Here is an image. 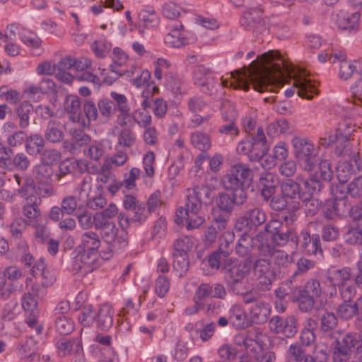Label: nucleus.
Segmentation results:
<instances>
[{"label":"nucleus","mask_w":362,"mask_h":362,"mask_svg":"<svg viewBox=\"0 0 362 362\" xmlns=\"http://www.w3.org/2000/svg\"><path fill=\"white\" fill-rule=\"evenodd\" d=\"M262 64L254 60L248 68L231 72L234 81L231 86L235 89L248 90L250 85L258 92L269 88H280L284 79V60L276 51H269L262 55Z\"/></svg>","instance_id":"f257e3e1"},{"label":"nucleus","mask_w":362,"mask_h":362,"mask_svg":"<svg viewBox=\"0 0 362 362\" xmlns=\"http://www.w3.org/2000/svg\"><path fill=\"white\" fill-rule=\"evenodd\" d=\"M253 170L248 165L238 163L233 165L223 175L222 185L226 190L236 192L247 199V190L253 182Z\"/></svg>","instance_id":"f03ea898"},{"label":"nucleus","mask_w":362,"mask_h":362,"mask_svg":"<svg viewBox=\"0 0 362 362\" xmlns=\"http://www.w3.org/2000/svg\"><path fill=\"white\" fill-rule=\"evenodd\" d=\"M250 269V259L240 262L235 258H230L225 262L222 272L228 291L235 295L244 294V279L249 274Z\"/></svg>","instance_id":"7ed1b4c3"},{"label":"nucleus","mask_w":362,"mask_h":362,"mask_svg":"<svg viewBox=\"0 0 362 362\" xmlns=\"http://www.w3.org/2000/svg\"><path fill=\"white\" fill-rule=\"evenodd\" d=\"M95 226L100 230L102 239L107 243L106 249H102L100 254L103 259H110L114 253L119 252L128 245L127 233L122 229L118 233V228L114 222H99L96 221Z\"/></svg>","instance_id":"20e7f679"},{"label":"nucleus","mask_w":362,"mask_h":362,"mask_svg":"<svg viewBox=\"0 0 362 362\" xmlns=\"http://www.w3.org/2000/svg\"><path fill=\"white\" fill-rule=\"evenodd\" d=\"M361 346L362 338L358 333L339 332L334 342L333 362H348L352 354Z\"/></svg>","instance_id":"39448f33"},{"label":"nucleus","mask_w":362,"mask_h":362,"mask_svg":"<svg viewBox=\"0 0 362 362\" xmlns=\"http://www.w3.org/2000/svg\"><path fill=\"white\" fill-rule=\"evenodd\" d=\"M267 212L260 206H250L239 216L235 223V228L243 233H257L267 220Z\"/></svg>","instance_id":"423d86ee"},{"label":"nucleus","mask_w":362,"mask_h":362,"mask_svg":"<svg viewBox=\"0 0 362 362\" xmlns=\"http://www.w3.org/2000/svg\"><path fill=\"white\" fill-rule=\"evenodd\" d=\"M296 158L303 170L312 171L318 162L317 149L308 139L295 136L291 141Z\"/></svg>","instance_id":"0eeeda50"},{"label":"nucleus","mask_w":362,"mask_h":362,"mask_svg":"<svg viewBox=\"0 0 362 362\" xmlns=\"http://www.w3.org/2000/svg\"><path fill=\"white\" fill-rule=\"evenodd\" d=\"M186 201L182 209L185 211H198L203 210L204 206L210 204L214 197L213 190L207 185H198L186 190Z\"/></svg>","instance_id":"6e6552de"},{"label":"nucleus","mask_w":362,"mask_h":362,"mask_svg":"<svg viewBox=\"0 0 362 362\" xmlns=\"http://www.w3.org/2000/svg\"><path fill=\"white\" fill-rule=\"evenodd\" d=\"M298 326V318L293 315H274L269 321L270 332L286 339H291L296 334Z\"/></svg>","instance_id":"1a4fd4ad"},{"label":"nucleus","mask_w":362,"mask_h":362,"mask_svg":"<svg viewBox=\"0 0 362 362\" xmlns=\"http://www.w3.org/2000/svg\"><path fill=\"white\" fill-rule=\"evenodd\" d=\"M351 279L350 268L328 269L324 281V284L327 287V295H329L330 297L336 296L338 289L351 281Z\"/></svg>","instance_id":"9d476101"},{"label":"nucleus","mask_w":362,"mask_h":362,"mask_svg":"<svg viewBox=\"0 0 362 362\" xmlns=\"http://www.w3.org/2000/svg\"><path fill=\"white\" fill-rule=\"evenodd\" d=\"M193 78L194 84L199 87L202 92L211 95L218 83L212 71L204 65L199 64L194 67Z\"/></svg>","instance_id":"9b49d317"},{"label":"nucleus","mask_w":362,"mask_h":362,"mask_svg":"<svg viewBox=\"0 0 362 362\" xmlns=\"http://www.w3.org/2000/svg\"><path fill=\"white\" fill-rule=\"evenodd\" d=\"M261 333L257 330H248L235 335V344L238 346H243L247 351L257 354L263 349V341L261 339Z\"/></svg>","instance_id":"f8f14e48"},{"label":"nucleus","mask_w":362,"mask_h":362,"mask_svg":"<svg viewBox=\"0 0 362 362\" xmlns=\"http://www.w3.org/2000/svg\"><path fill=\"white\" fill-rule=\"evenodd\" d=\"M78 253L72 262V269L76 273L85 276L98 267V255L77 250Z\"/></svg>","instance_id":"ddd939ff"},{"label":"nucleus","mask_w":362,"mask_h":362,"mask_svg":"<svg viewBox=\"0 0 362 362\" xmlns=\"http://www.w3.org/2000/svg\"><path fill=\"white\" fill-rule=\"evenodd\" d=\"M240 25L247 30L263 32L266 30L263 11L257 8H250L243 13L240 19Z\"/></svg>","instance_id":"4468645a"},{"label":"nucleus","mask_w":362,"mask_h":362,"mask_svg":"<svg viewBox=\"0 0 362 362\" xmlns=\"http://www.w3.org/2000/svg\"><path fill=\"white\" fill-rule=\"evenodd\" d=\"M228 194L226 192H219L215 199V204L218 210L231 214L235 206H241L246 202L247 199L236 192H230Z\"/></svg>","instance_id":"2eb2a0df"},{"label":"nucleus","mask_w":362,"mask_h":362,"mask_svg":"<svg viewBox=\"0 0 362 362\" xmlns=\"http://www.w3.org/2000/svg\"><path fill=\"white\" fill-rule=\"evenodd\" d=\"M185 220L187 230L197 229L206 222V215L203 210L198 211H185L182 206L176 211L175 221L177 223Z\"/></svg>","instance_id":"dca6fc26"},{"label":"nucleus","mask_w":362,"mask_h":362,"mask_svg":"<svg viewBox=\"0 0 362 362\" xmlns=\"http://www.w3.org/2000/svg\"><path fill=\"white\" fill-rule=\"evenodd\" d=\"M130 211L132 212V214L128 215L123 212L119 214L118 223L122 229L129 228L131 223H136L139 225L142 224L150 214L148 210L146 209L144 203L139 204L137 206Z\"/></svg>","instance_id":"f3484780"},{"label":"nucleus","mask_w":362,"mask_h":362,"mask_svg":"<svg viewBox=\"0 0 362 362\" xmlns=\"http://www.w3.org/2000/svg\"><path fill=\"white\" fill-rule=\"evenodd\" d=\"M296 242L305 252L315 255L319 254L322 256L323 252L319 235L313 234L310 235L307 230H303Z\"/></svg>","instance_id":"a211bd4d"},{"label":"nucleus","mask_w":362,"mask_h":362,"mask_svg":"<svg viewBox=\"0 0 362 362\" xmlns=\"http://www.w3.org/2000/svg\"><path fill=\"white\" fill-rule=\"evenodd\" d=\"M278 183L277 175L271 172L260 173L258 185L260 187L261 196L264 202H269L276 192Z\"/></svg>","instance_id":"6ab92c4d"},{"label":"nucleus","mask_w":362,"mask_h":362,"mask_svg":"<svg viewBox=\"0 0 362 362\" xmlns=\"http://www.w3.org/2000/svg\"><path fill=\"white\" fill-rule=\"evenodd\" d=\"M360 18L361 13L358 11L352 13L340 11L337 16L336 24L339 30L354 34L358 30Z\"/></svg>","instance_id":"aec40b11"},{"label":"nucleus","mask_w":362,"mask_h":362,"mask_svg":"<svg viewBox=\"0 0 362 362\" xmlns=\"http://www.w3.org/2000/svg\"><path fill=\"white\" fill-rule=\"evenodd\" d=\"M339 317L343 320H350L356 317L357 320L362 319V296L354 302H344L340 303L337 309Z\"/></svg>","instance_id":"412c9836"},{"label":"nucleus","mask_w":362,"mask_h":362,"mask_svg":"<svg viewBox=\"0 0 362 362\" xmlns=\"http://www.w3.org/2000/svg\"><path fill=\"white\" fill-rule=\"evenodd\" d=\"M281 192L282 197L287 199H303V187L302 178L296 177V179H286L280 185Z\"/></svg>","instance_id":"4be33fe9"},{"label":"nucleus","mask_w":362,"mask_h":362,"mask_svg":"<svg viewBox=\"0 0 362 362\" xmlns=\"http://www.w3.org/2000/svg\"><path fill=\"white\" fill-rule=\"evenodd\" d=\"M82 103L78 96L68 95L64 101V109L69 114L70 121L81 123L82 126H85L86 120L83 117L81 112Z\"/></svg>","instance_id":"5701e85b"},{"label":"nucleus","mask_w":362,"mask_h":362,"mask_svg":"<svg viewBox=\"0 0 362 362\" xmlns=\"http://www.w3.org/2000/svg\"><path fill=\"white\" fill-rule=\"evenodd\" d=\"M62 124L57 119H50L44 132V139L51 144H59L64 139Z\"/></svg>","instance_id":"b1692460"},{"label":"nucleus","mask_w":362,"mask_h":362,"mask_svg":"<svg viewBox=\"0 0 362 362\" xmlns=\"http://www.w3.org/2000/svg\"><path fill=\"white\" fill-rule=\"evenodd\" d=\"M293 86L297 88L298 95L302 98L311 100L314 95L318 93L317 89L311 81L302 76L294 78Z\"/></svg>","instance_id":"393cba45"},{"label":"nucleus","mask_w":362,"mask_h":362,"mask_svg":"<svg viewBox=\"0 0 362 362\" xmlns=\"http://www.w3.org/2000/svg\"><path fill=\"white\" fill-rule=\"evenodd\" d=\"M100 239L99 235L92 231L83 233L81 237V244L77 250H81L86 252L99 256V247L100 246Z\"/></svg>","instance_id":"a878e982"},{"label":"nucleus","mask_w":362,"mask_h":362,"mask_svg":"<svg viewBox=\"0 0 362 362\" xmlns=\"http://www.w3.org/2000/svg\"><path fill=\"white\" fill-rule=\"evenodd\" d=\"M41 199L37 197H30V200L26 201V204L23 206L22 213L28 221L27 223L32 226V223H38V218L40 216V210L39 205Z\"/></svg>","instance_id":"bb28decb"},{"label":"nucleus","mask_w":362,"mask_h":362,"mask_svg":"<svg viewBox=\"0 0 362 362\" xmlns=\"http://www.w3.org/2000/svg\"><path fill=\"white\" fill-rule=\"evenodd\" d=\"M271 313L269 305L262 300L255 301L250 308L251 321L257 325L267 322Z\"/></svg>","instance_id":"cd10ccee"},{"label":"nucleus","mask_w":362,"mask_h":362,"mask_svg":"<svg viewBox=\"0 0 362 362\" xmlns=\"http://www.w3.org/2000/svg\"><path fill=\"white\" fill-rule=\"evenodd\" d=\"M334 58L340 60L339 77L341 80L347 81L358 74L356 62L345 59V55L343 54H336Z\"/></svg>","instance_id":"c85d7f7f"},{"label":"nucleus","mask_w":362,"mask_h":362,"mask_svg":"<svg viewBox=\"0 0 362 362\" xmlns=\"http://www.w3.org/2000/svg\"><path fill=\"white\" fill-rule=\"evenodd\" d=\"M113 315L114 311L110 305H102L95 315L97 327L104 331L108 330L112 326Z\"/></svg>","instance_id":"c756f323"},{"label":"nucleus","mask_w":362,"mask_h":362,"mask_svg":"<svg viewBox=\"0 0 362 362\" xmlns=\"http://www.w3.org/2000/svg\"><path fill=\"white\" fill-rule=\"evenodd\" d=\"M349 140L346 139V141H342L341 143L336 142L334 153L337 156H347L350 159V162L354 163L358 171H362V165L360 163V153L359 152H354L351 150Z\"/></svg>","instance_id":"7c9ffc66"},{"label":"nucleus","mask_w":362,"mask_h":362,"mask_svg":"<svg viewBox=\"0 0 362 362\" xmlns=\"http://www.w3.org/2000/svg\"><path fill=\"white\" fill-rule=\"evenodd\" d=\"M319 329L323 334L332 332L338 326V318L333 313L327 310L319 315Z\"/></svg>","instance_id":"2f4dec72"},{"label":"nucleus","mask_w":362,"mask_h":362,"mask_svg":"<svg viewBox=\"0 0 362 362\" xmlns=\"http://www.w3.org/2000/svg\"><path fill=\"white\" fill-rule=\"evenodd\" d=\"M230 325L237 329H245L248 326L247 315L240 305H233L229 311Z\"/></svg>","instance_id":"473e14b6"},{"label":"nucleus","mask_w":362,"mask_h":362,"mask_svg":"<svg viewBox=\"0 0 362 362\" xmlns=\"http://www.w3.org/2000/svg\"><path fill=\"white\" fill-rule=\"evenodd\" d=\"M45 140L39 134H30L28 135L25 144V151L31 156L40 155L44 149Z\"/></svg>","instance_id":"72a5a7b5"},{"label":"nucleus","mask_w":362,"mask_h":362,"mask_svg":"<svg viewBox=\"0 0 362 362\" xmlns=\"http://www.w3.org/2000/svg\"><path fill=\"white\" fill-rule=\"evenodd\" d=\"M250 233H243L235 245V251L239 257H245L254 253L253 236Z\"/></svg>","instance_id":"f704fd0d"},{"label":"nucleus","mask_w":362,"mask_h":362,"mask_svg":"<svg viewBox=\"0 0 362 362\" xmlns=\"http://www.w3.org/2000/svg\"><path fill=\"white\" fill-rule=\"evenodd\" d=\"M303 198L313 197L324 187L323 182L316 176H310L308 179L302 178Z\"/></svg>","instance_id":"c9c22d12"},{"label":"nucleus","mask_w":362,"mask_h":362,"mask_svg":"<svg viewBox=\"0 0 362 362\" xmlns=\"http://www.w3.org/2000/svg\"><path fill=\"white\" fill-rule=\"evenodd\" d=\"M271 240L274 245L282 247L286 245L290 240L296 242L298 240V235L293 228L284 226L274 236H272Z\"/></svg>","instance_id":"e433bc0d"},{"label":"nucleus","mask_w":362,"mask_h":362,"mask_svg":"<svg viewBox=\"0 0 362 362\" xmlns=\"http://www.w3.org/2000/svg\"><path fill=\"white\" fill-rule=\"evenodd\" d=\"M30 165V161L24 153H18L13 157L10 158L4 170L13 171L18 170L25 171Z\"/></svg>","instance_id":"4c0bfd02"},{"label":"nucleus","mask_w":362,"mask_h":362,"mask_svg":"<svg viewBox=\"0 0 362 362\" xmlns=\"http://www.w3.org/2000/svg\"><path fill=\"white\" fill-rule=\"evenodd\" d=\"M345 243L351 246H358L362 251V226L356 223L350 227L343 235Z\"/></svg>","instance_id":"58836bf2"},{"label":"nucleus","mask_w":362,"mask_h":362,"mask_svg":"<svg viewBox=\"0 0 362 362\" xmlns=\"http://www.w3.org/2000/svg\"><path fill=\"white\" fill-rule=\"evenodd\" d=\"M81 112L87 119L84 127L89 126L91 121L100 119L98 103L95 104V103L91 99H85L83 101Z\"/></svg>","instance_id":"ea45409f"},{"label":"nucleus","mask_w":362,"mask_h":362,"mask_svg":"<svg viewBox=\"0 0 362 362\" xmlns=\"http://www.w3.org/2000/svg\"><path fill=\"white\" fill-rule=\"evenodd\" d=\"M254 253L257 252L261 256H269L274 249L273 246L264 238L263 231L253 236Z\"/></svg>","instance_id":"a19ab883"},{"label":"nucleus","mask_w":362,"mask_h":362,"mask_svg":"<svg viewBox=\"0 0 362 362\" xmlns=\"http://www.w3.org/2000/svg\"><path fill=\"white\" fill-rule=\"evenodd\" d=\"M190 141L192 146L202 152H206L211 146L210 136L200 131L191 134Z\"/></svg>","instance_id":"79ce46f5"},{"label":"nucleus","mask_w":362,"mask_h":362,"mask_svg":"<svg viewBox=\"0 0 362 362\" xmlns=\"http://www.w3.org/2000/svg\"><path fill=\"white\" fill-rule=\"evenodd\" d=\"M183 28L182 25L179 27H175L168 33L164 38L165 42L170 45L172 47L180 48L188 44L187 38L180 33V29Z\"/></svg>","instance_id":"37998d69"},{"label":"nucleus","mask_w":362,"mask_h":362,"mask_svg":"<svg viewBox=\"0 0 362 362\" xmlns=\"http://www.w3.org/2000/svg\"><path fill=\"white\" fill-rule=\"evenodd\" d=\"M194 245V238L185 235L177 238L173 243V254L188 255V252Z\"/></svg>","instance_id":"c03bdc74"},{"label":"nucleus","mask_w":362,"mask_h":362,"mask_svg":"<svg viewBox=\"0 0 362 362\" xmlns=\"http://www.w3.org/2000/svg\"><path fill=\"white\" fill-rule=\"evenodd\" d=\"M33 105L27 101H24L17 107L16 114L19 119L18 125L21 129H25L30 125V115L33 112Z\"/></svg>","instance_id":"a18cd8bd"},{"label":"nucleus","mask_w":362,"mask_h":362,"mask_svg":"<svg viewBox=\"0 0 362 362\" xmlns=\"http://www.w3.org/2000/svg\"><path fill=\"white\" fill-rule=\"evenodd\" d=\"M140 26L146 28H155L158 26L160 18L154 11L142 10L139 13Z\"/></svg>","instance_id":"49530a36"},{"label":"nucleus","mask_w":362,"mask_h":362,"mask_svg":"<svg viewBox=\"0 0 362 362\" xmlns=\"http://www.w3.org/2000/svg\"><path fill=\"white\" fill-rule=\"evenodd\" d=\"M173 257V267L177 276H184L189 270V260L188 255L172 254Z\"/></svg>","instance_id":"de8ad7c7"},{"label":"nucleus","mask_w":362,"mask_h":362,"mask_svg":"<svg viewBox=\"0 0 362 362\" xmlns=\"http://www.w3.org/2000/svg\"><path fill=\"white\" fill-rule=\"evenodd\" d=\"M98 103L100 120H109L115 115V106L111 99L103 98Z\"/></svg>","instance_id":"09e8293b"},{"label":"nucleus","mask_w":362,"mask_h":362,"mask_svg":"<svg viewBox=\"0 0 362 362\" xmlns=\"http://www.w3.org/2000/svg\"><path fill=\"white\" fill-rule=\"evenodd\" d=\"M37 344V340L33 337H29L17 344L16 352L19 357L23 359V358L28 356L30 353L35 351Z\"/></svg>","instance_id":"8fccbe9b"},{"label":"nucleus","mask_w":362,"mask_h":362,"mask_svg":"<svg viewBox=\"0 0 362 362\" xmlns=\"http://www.w3.org/2000/svg\"><path fill=\"white\" fill-rule=\"evenodd\" d=\"M218 133L224 139L233 141L240 134L238 126L235 121L230 122H223L218 129Z\"/></svg>","instance_id":"3c124183"},{"label":"nucleus","mask_w":362,"mask_h":362,"mask_svg":"<svg viewBox=\"0 0 362 362\" xmlns=\"http://www.w3.org/2000/svg\"><path fill=\"white\" fill-rule=\"evenodd\" d=\"M110 96L112 103L115 106V111L118 110L121 115L125 117L128 115L130 111V107L127 103V98L124 95L117 93L116 92H111Z\"/></svg>","instance_id":"603ef678"},{"label":"nucleus","mask_w":362,"mask_h":362,"mask_svg":"<svg viewBox=\"0 0 362 362\" xmlns=\"http://www.w3.org/2000/svg\"><path fill=\"white\" fill-rule=\"evenodd\" d=\"M237 151L241 154H248L252 161L258 160L260 158H255V155L258 153V148L255 141L251 139L240 141L237 146Z\"/></svg>","instance_id":"864d4df0"},{"label":"nucleus","mask_w":362,"mask_h":362,"mask_svg":"<svg viewBox=\"0 0 362 362\" xmlns=\"http://www.w3.org/2000/svg\"><path fill=\"white\" fill-rule=\"evenodd\" d=\"M300 201L303 202L306 216H314L317 214L322 206V202L313 197H303Z\"/></svg>","instance_id":"5fc2aeb1"},{"label":"nucleus","mask_w":362,"mask_h":362,"mask_svg":"<svg viewBox=\"0 0 362 362\" xmlns=\"http://www.w3.org/2000/svg\"><path fill=\"white\" fill-rule=\"evenodd\" d=\"M251 268L253 269L255 276H260L264 274H270L276 273L275 271L271 268V263L269 259L264 258H259L255 260Z\"/></svg>","instance_id":"6e6d98bb"},{"label":"nucleus","mask_w":362,"mask_h":362,"mask_svg":"<svg viewBox=\"0 0 362 362\" xmlns=\"http://www.w3.org/2000/svg\"><path fill=\"white\" fill-rule=\"evenodd\" d=\"M340 235L339 228L334 224H325L321 229V238L325 242H334Z\"/></svg>","instance_id":"4d7b16f0"},{"label":"nucleus","mask_w":362,"mask_h":362,"mask_svg":"<svg viewBox=\"0 0 362 362\" xmlns=\"http://www.w3.org/2000/svg\"><path fill=\"white\" fill-rule=\"evenodd\" d=\"M36 185L33 178L26 177L22 184V186L17 189V193L26 201L30 200V197H37L33 193L35 192Z\"/></svg>","instance_id":"13d9d810"},{"label":"nucleus","mask_w":362,"mask_h":362,"mask_svg":"<svg viewBox=\"0 0 362 362\" xmlns=\"http://www.w3.org/2000/svg\"><path fill=\"white\" fill-rule=\"evenodd\" d=\"M316 299L304 291L301 292L296 302L298 303V309L303 313H310L314 308Z\"/></svg>","instance_id":"bf43d9fd"},{"label":"nucleus","mask_w":362,"mask_h":362,"mask_svg":"<svg viewBox=\"0 0 362 362\" xmlns=\"http://www.w3.org/2000/svg\"><path fill=\"white\" fill-rule=\"evenodd\" d=\"M55 327L60 334L66 335L74 330V323L66 316L60 315L56 317Z\"/></svg>","instance_id":"052dcab7"},{"label":"nucleus","mask_w":362,"mask_h":362,"mask_svg":"<svg viewBox=\"0 0 362 362\" xmlns=\"http://www.w3.org/2000/svg\"><path fill=\"white\" fill-rule=\"evenodd\" d=\"M269 256L274 264L279 267H287L293 261L292 257L288 255L284 250H281L273 249Z\"/></svg>","instance_id":"680f3d73"},{"label":"nucleus","mask_w":362,"mask_h":362,"mask_svg":"<svg viewBox=\"0 0 362 362\" xmlns=\"http://www.w3.org/2000/svg\"><path fill=\"white\" fill-rule=\"evenodd\" d=\"M252 141H255L258 148V153H256L255 158H262L267 152V147L266 145V137L264 130L262 127L257 129V134L255 137L251 139Z\"/></svg>","instance_id":"e2e57ef3"},{"label":"nucleus","mask_w":362,"mask_h":362,"mask_svg":"<svg viewBox=\"0 0 362 362\" xmlns=\"http://www.w3.org/2000/svg\"><path fill=\"white\" fill-rule=\"evenodd\" d=\"M288 129V123L284 119H277L270 124L267 129L268 136L275 137L285 133Z\"/></svg>","instance_id":"0e129e2a"},{"label":"nucleus","mask_w":362,"mask_h":362,"mask_svg":"<svg viewBox=\"0 0 362 362\" xmlns=\"http://www.w3.org/2000/svg\"><path fill=\"white\" fill-rule=\"evenodd\" d=\"M231 214L218 209H214L212 212L213 222L218 230L226 228Z\"/></svg>","instance_id":"69168bd1"},{"label":"nucleus","mask_w":362,"mask_h":362,"mask_svg":"<svg viewBox=\"0 0 362 362\" xmlns=\"http://www.w3.org/2000/svg\"><path fill=\"white\" fill-rule=\"evenodd\" d=\"M303 291L315 299L320 298L322 293V288L319 280L316 279H309L303 286Z\"/></svg>","instance_id":"338daca9"},{"label":"nucleus","mask_w":362,"mask_h":362,"mask_svg":"<svg viewBox=\"0 0 362 362\" xmlns=\"http://www.w3.org/2000/svg\"><path fill=\"white\" fill-rule=\"evenodd\" d=\"M43 164L51 166L59 161L62 158L61 153L54 148L46 149L40 154Z\"/></svg>","instance_id":"774afa93"}]
</instances>
